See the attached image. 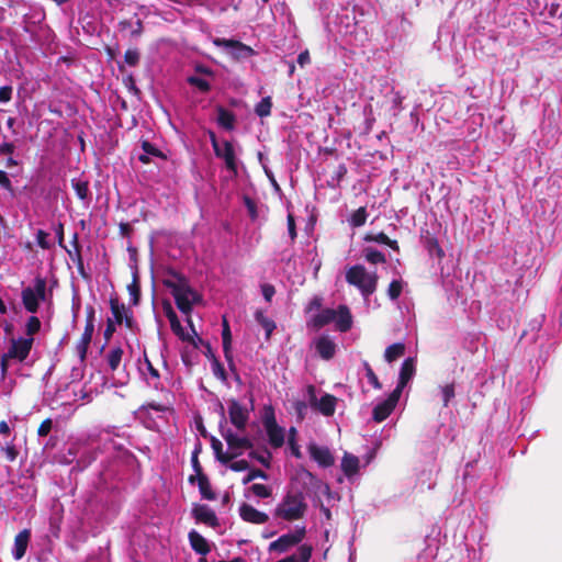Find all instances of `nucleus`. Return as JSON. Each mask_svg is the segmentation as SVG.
I'll return each instance as SVG.
<instances>
[{
  "mask_svg": "<svg viewBox=\"0 0 562 562\" xmlns=\"http://www.w3.org/2000/svg\"><path fill=\"white\" fill-rule=\"evenodd\" d=\"M111 429H92L69 441L64 462L74 464L72 471L82 472L99 457L102 469L100 480L108 483L116 475L121 465L120 447Z\"/></svg>",
  "mask_w": 562,
  "mask_h": 562,
  "instance_id": "f257e3e1",
  "label": "nucleus"
},
{
  "mask_svg": "<svg viewBox=\"0 0 562 562\" xmlns=\"http://www.w3.org/2000/svg\"><path fill=\"white\" fill-rule=\"evenodd\" d=\"M162 284L170 290L178 310L188 316V322L191 324L190 314L193 306L202 301V296L191 286L184 274L175 270L168 271Z\"/></svg>",
  "mask_w": 562,
  "mask_h": 562,
  "instance_id": "f03ea898",
  "label": "nucleus"
},
{
  "mask_svg": "<svg viewBox=\"0 0 562 562\" xmlns=\"http://www.w3.org/2000/svg\"><path fill=\"white\" fill-rule=\"evenodd\" d=\"M308 509L306 495L299 488L289 490L274 509V517L285 521L304 518Z\"/></svg>",
  "mask_w": 562,
  "mask_h": 562,
  "instance_id": "7ed1b4c3",
  "label": "nucleus"
},
{
  "mask_svg": "<svg viewBox=\"0 0 562 562\" xmlns=\"http://www.w3.org/2000/svg\"><path fill=\"white\" fill-rule=\"evenodd\" d=\"M334 323L337 330L347 333L352 327V315L347 305H339L337 308H323L315 314L307 325L316 330Z\"/></svg>",
  "mask_w": 562,
  "mask_h": 562,
  "instance_id": "20e7f679",
  "label": "nucleus"
},
{
  "mask_svg": "<svg viewBox=\"0 0 562 562\" xmlns=\"http://www.w3.org/2000/svg\"><path fill=\"white\" fill-rule=\"evenodd\" d=\"M346 280L359 289L362 296L368 299L376 290L378 276L375 272H368L361 265L350 267L346 272Z\"/></svg>",
  "mask_w": 562,
  "mask_h": 562,
  "instance_id": "39448f33",
  "label": "nucleus"
},
{
  "mask_svg": "<svg viewBox=\"0 0 562 562\" xmlns=\"http://www.w3.org/2000/svg\"><path fill=\"white\" fill-rule=\"evenodd\" d=\"M26 334L30 338L12 339V345L7 352V357H12L19 361L26 359L32 349L33 335H35V315L30 316L27 319Z\"/></svg>",
  "mask_w": 562,
  "mask_h": 562,
  "instance_id": "423d86ee",
  "label": "nucleus"
},
{
  "mask_svg": "<svg viewBox=\"0 0 562 562\" xmlns=\"http://www.w3.org/2000/svg\"><path fill=\"white\" fill-rule=\"evenodd\" d=\"M210 140L215 156L223 159L227 170L236 175L237 158L233 144L229 140H224L222 144H220L214 132H210Z\"/></svg>",
  "mask_w": 562,
  "mask_h": 562,
  "instance_id": "0eeeda50",
  "label": "nucleus"
},
{
  "mask_svg": "<svg viewBox=\"0 0 562 562\" xmlns=\"http://www.w3.org/2000/svg\"><path fill=\"white\" fill-rule=\"evenodd\" d=\"M306 535L305 526H296L291 532L280 536L277 540L269 544V551L278 553H284L291 548L301 543Z\"/></svg>",
  "mask_w": 562,
  "mask_h": 562,
  "instance_id": "6e6552de",
  "label": "nucleus"
},
{
  "mask_svg": "<svg viewBox=\"0 0 562 562\" xmlns=\"http://www.w3.org/2000/svg\"><path fill=\"white\" fill-rule=\"evenodd\" d=\"M213 44L217 47H222L226 53L236 60L246 59L254 55V49L250 46L236 40H226L216 37L213 40Z\"/></svg>",
  "mask_w": 562,
  "mask_h": 562,
  "instance_id": "1a4fd4ad",
  "label": "nucleus"
},
{
  "mask_svg": "<svg viewBox=\"0 0 562 562\" xmlns=\"http://www.w3.org/2000/svg\"><path fill=\"white\" fill-rule=\"evenodd\" d=\"M262 424L271 447L276 449L281 448L284 443V429L277 424L274 413L271 408L265 414Z\"/></svg>",
  "mask_w": 562,
  "mask_h": 562,
  "instance_id": "9d476101",
  "label": "nucleus"
},
{
  "mask_svg": "<svg viewBox=\"0 0 562 562\" xmlns=\"http://www.w3.org/2000/svg\"><path fill=\"white\" fill-rule=\"evenodd\" d=\"M110 308L112 313L111 318L114 321V324L122 325L124 323L130 330H138V325L133 317V312L123 303H120L117 299L110 300Z\"/></svg>",
  "mask_w": 562,
  "mask_h": 562,
  "instance_id": "9b49d317",
  "label": "nucleus"
},
{
  "mask_svg": "<svg viewBox=\"0 0 562 562\" xmlns=\"http://www.w3.org/2000/svg\"><path fill=\"white\" fill-rule=\"evenodd\" d=\"M221 436L224 438L228 446L229 453H238L240 457L245 449H252L254 445L251 440L246 436H239L234 432L231 428L221 427Z\"/></svg>",
  "mask_w": 562,
  "mask_h": 562,
  "instance_id": "f8f14e48",
  "label": "nucleus"
},
{
  "mask_svg": "<svg viewBox=\"0 0 562 562\" xmlns=\"http://www.w3.org/2000/svg\"><path fill=\"white\" fill-rule=\"evenodd\" d=\"M54 234L37 229V246L49 249L54 247L56 243L63 246L64 241V226L61 223L53 225Z\"/></svg>",
  "mask_w": 562,
  "mask_h": 562,
  "instance_id": "ddd939ff",
  "label": "nucleus"
},
{
  "mask_svg": "<svg viewBox=\"0 0 562 562\" xmlns=\"http://www.w3.org/2000/svg\"><path fill=\"white\" fill-rule=\"evenodd\" d=\"M228 415L231 423L238 429L245 430L249 419V413L238 401L231 400L228 402Z\"/></svg>",
  "mask_w": 562,
  "mask_h": 562,
  "instance_id": "4468645a",
  "label": "nucleus"
},
{
  "mask_svg": "<svg viewBox=\"0 0 562 562\" xmlns=\"http://www.w3.org/2000/svg\"><path fill=\"white\" fill-rule=\"evenodd\" d=\"M314 348L323 360H330L337 351V344L327 335H321L313 341Z\"/></svg>",
  "mask_w": 562,
  "mask_h": 562,
  "instance_id": "2eb2a0df",
  "label": "nucleus"
},
{
  "mask_svg": "<svg viewBox=\"0 0 562 562\" xmlns=\"http://www.w3.org/2000/svg\"><path fill=\"white\" fill-rule=\"evenodd\" d=\"M308 452L311 458L322 468H329L335 462L334 457L327 447L310 443Z\"/></svg>",
  "mask_w": 562,
  "mask_h": 562,
  "instance_id": "dca6fc26",
  "label": "nucleus"
},
{
  "mask_svg": "<svg viewBox=\"0 0 562 562\" xmlns=\"http://www.w3.org/2000/svg\"><path fill=\"white\" fill-rule=\"evenodd\" d=\"M239 515L243 520L257 525H263L269 520V516L266 513L259 512L247 503L240 505Z\"/></svg>",
  "mask_w": 562,
  "mask_h": 562,
  "instance_id": "f3484780",
  "label": "nucleus"
},
{
  "mask_svg": "<svg viewBox=\"0 0 562 562\" xmlns=\"http://www.w3.org/2000/svg\"><path fill=\"white\" fill-rule=\"evenodd\" d=\"M338 398L331 394L322 392L321 397H318L316 406H314V411L322 414L325 417H330L336 412Z\"/></svg>",
  "mask_w": 562,
  "mask_h": 562,
  "instance_id": "a211bd4d",
  "label": "nucleus"
},
{
  "mask_svg": "<svg viewBox=\"0 0 562 562\" xmlns=\"http://www.w3.org/2000/svg\"><path fill=\"white\" fill-rule=\"evenodd\" d=\"M37 42L43 55L48 56L57 53V43L55 42V35L49 34L43 27H37Z\"/></svg>",
  "mask_w": 562,
  "mask_h": 562,
  "instance_id": "6ab92c4d",
  "label": "nucleus"
},
{
  "mask_svg": "<svg viewBox=\"0 0 562 562\" xmlns=\"http://www.w3.org/2000/svg\"><path fill=\"white\" fill-rule=\"evenodd\" d=\"M192 514L199 522L206 524L211 527H216L218 525L215 512L207 505H196L193 508Z\"/></svg>",
  "mask_w": 562,
  "mask_h": 562,
  "instance_id": "aec40b11",
  "label": "nucleus"
},
{
  "mask_svg": "<svg viewBox=\"0 0 562 562\" xmlns=\"http://www.w3.org/2000/svg\"><path fill=\"white\" fill-rule=\"evenodd\" d=\"M93 331H94V325L86 324L85 330L81 335V338L76 345V353L81 363H83L86 360L88 347L91 342Z\"/></svg>",
  "mask_w": 562,
  "mask_h": 562,
  "instance_id": "412c9836",
  "label": "nucleus"
},
{
  "mask_svg": "<svg viewBox=\"0 0 562 562\" xmlns=\"http://www.w3.org/2000/svg\"><path fill=\"white\" fill-rule=\"evenodd\" d=\"M222 345L224 357L228 363V367L232 371H235V363L232 355V334L229 325L225 318L223 319Z\"/></svg>",
  "mask_w": 562,
  "mask_h": 562,
  "instance_id": "4be33fe9",
  "label": "nucleus"
},
{
  "mask_svg": "<svg viewBox=\"0 0 562 562\" xmlns=\"http://www.w3.org/2000/svg\"><path fill=\"white\" fill-rule=\"evenodd\" d=\"M359 467H360V460L358 457H356L352 453L345 452L342 459H341V471L344 474L351 480L353 476H356L359 473Z\"/></svg>",
  "mask_w": 562,
  "mask_h": 562,
  "instance_id": "5701e85b",
  "label": "nucleus"
},
{
  "mask_svg": "<svg viewBox=\"0 0 562 562\" xmlns=\"http://www.w3.org/2000/svg\"><path fill=\"white\" fill-rule=\"evenodd\" d=\"M30 539H31V530L30 529H24L15 536L13 557L16 560H20L24 557Z\"/></svg>",
  "mask_w": 562,
  "mask_h": 562,
  "instance_id": "b1692460",
  "label": "nucleus"
},
{
  "mask_svg": "<svg viewBox=\"0 0 562 562\" xmlns=\"http://www.w3.org/2000/svg\"><path fill=\"white\" fill-rule=\"evenodd\" d=\"M191 548L201 555H206L210 552V546L206 539L201 536L196 530H191L188 535Z\"/></svg>",
  "mask_w": 562,
  "mask_h": 562,
  "instance_id": "393cba45",
  "label": "nucleus"
},
{
  "mask_svg": "<svg viewBox=\"0 0 562 562\" xmlns=\"http://www.w3.org/2000/svg\"><path fill=\"white\" fill-rule=\"evenodd\" d=\"M140 147L143 149V154L138 156V160L143 164L150 162L149 156L158 157V158H162V159L166 158V156L162 154V151L147 139H143L140 142Z\"/></svg>",
  "mask_w": 562,
  "mask_h": 562,
  "instance_id": "a878e982",
  "label": "nucleus"
},
{
  "mask_svg": "<svg viewBox=\"0 0 562 562\" xmlns=\"http://www.w3.org/2000/svg\"><path fill=\"white\" fill-rule=\"evenodd\" d=\"M211 447L213 449L215 459L218 462H221L222 464H227L232 460H235L238 458L237 452H235V453H229L228 451L224 452L222 442L215 437H212V439H211Z\"/></svg>",
  "mask_w": 562,
  "mask_h": 562,
  "instance_id": "bb28decb",
  "label": "nucleus"
},
{
  "mask_svg": "<svg viewBox=\"0 0 562 562\" xmlns=\"http://www.w3.org/2000/svg\"><path fill=\"white\" fill-rule=\"evenodd\" d=\"M216 111H217V117H216L217 124L226 131H233L235 127V120H236L235 114L232 111H229L221 105L217 106Z\"/></svg>",
  "mask_w": 562,
  "mask_h": 562,
  "instance_id": "cd10ccee",
  "label": "nucleus"
},
{
  "mask_svg": "<svg viewBox=\"0 0 562 562\" xmlns=\"http://www.w3.org/2000/svg\"><path fill=\"white\" fill-rule=\"evenodd\" d=\"M312 547L308 546V544H301L296 552L284 558V559H281L277 562H310L311 560V557H312Z\"/></svg>",
  "mask_w": 562,
  "mask_h": 562,
  "instance_id": "c85d7f7f",
  "label": "nucleus"
},
{
  "mask_svg": "<svg viewBox=\"0 0 562 562\" xmlns=\"http://www.w3.org/2000/svg\"><path fill=\"white\" fill-rule=\"evenodd\" d=\"M415 374V360L414 358H406L400 369L398 383L406 385Z\"/></svg>",
  "mask_w": 562,
  "mask_h": 562,
  "instance_id": "c756f323",
  "label": "nucleus"
},
{
  "mask_svg": "<svg viewBox=\"0 0 562 562\" xmlns=\"http://www.w3.org/2000/svg\"><path fill=\"white\" fill-rule=\"evenodd\" d=\"M52 434H61L60 422L58 419L46 418L37 428V436L47 437Z\"/></svg>",
  "mask_w": 562,
  "mask_h": 562,
  "instance_id": "7c9ffc66",
  "label": "nucleus"
},
{
  "mask_svg": "<svg viewBox=\"0 0 562 562\" xmlns=\"http://www.w3.org/2000/svg\"><path fill=\"white\" fill-rule=\"evenodd\" d=\"M195 482L198 483L202 498L207 501L216 499V494L212 490V485L206 474H201L200 476L195 477Z\"/></svg>",
  "mask_w": 562,
  "mask_h": 562,
  "instance_id": "2f4dec72",
  "label": "nucleus"
},
{
  "mask_svg": "<svg viewBox=\"0 0 562 562\" xmlns=\"http://www.w3.org/2000/svg\"><path fill=\"white\" fill-rule=\"evenodd\" d=\"M123 349L117 346L113 347L105 356L106 364L109 367V370L111 372H114L121 364L122 357H123Z\"/></svg>",
  "mask_w": 562,
  "mask_h": 562,
  "instance_id": "473e14b6",
  "label": "nucleus"
},
{
  "mask_svg": "<svg viewBox=\"0 0 562 562\" xmlns=\"http://www.w3.org/2000/svg\"><path fill=\"white\" fill-rule=\"evenodd\" d=\"M72 188L76 192V195L81 201H89L90 200V191H89V182L87 180H83L81 178H75L71 180Z\"/></svg>",
  "mask_w": 562,
  "mask_h": 562,
  "instance_id": "72a5a7b5",
  "label": "nucleus"
},
{
  "mask_svg": "<svg viewBox=\"0 0 562 562\" xmlns=\"http://www.w3.org/2000/svg\"><path fill=\"white\" fill-rule=\"evenodd\" d=\"M393 409L394 407L392 405L383 401L375 405L372 412V417L375 422L381 423L390 416Z\"/></svg>",
  "mask_w": 562,
  "mask_h": 562,
  "instance_id": "f704fd0d",
  "label": "nucleus"
},
{
  "mask_svg": "<svg viewBox=\"0 0 562 562\" xmlns=\"http://www.w3.org/2000/svg\"><path fill=\"white\" fill-rule=\"evenodd\" d=\"M41 304H46L47 313H50V302L46 292V281L37 277V310Z\"/></svg>",
  "mask_w": 562,
  "mask_h": 562,
  "instance_id": "c9c22d12",
  "label": "nucleus"
},
{
  "mask_svg": "<svg viewBox=\"0 0 562 562\" xmlns=\"http://www.w3.org/2000/svg\"><path fill=\"white\" fill-rule=\"evenodd\" d=\"M404 351H405L404 344L396 342V344L389 346L385 349L384 358L387 362L391 363V362L395 361L397 358L402 357L404 355Z\"/></svg>",
  "mask_w": 562,
  "mask_h": 562,
  "instance_id": "e433bc0d",
  "label": "nucleus"
},
{
  "mask_svg": "<svg viewBox=\"0 0 562 562\" xmlns=\"http://www.w3.org/2000/svg\"><path fill=\"white\" fill-rule=\"evenodd\" d=\"M362 254L364 259L373 265L384 263L386 261L384 254L372 247H366Z\"/></svg>",
  "mask_w": 562,
  "mask_h": 562,
  "instance_id": "4c0bfd02",
  "label": "nucleus"
},
{
  "mask_svg": "<svg viewBox=\"0 0 562 562\" xmlns=\"http://www.w3.org/2000/svg\"><path fill=\"white\" fill-rule=\"evenodd\" d=\"M439 392H440L443 407H448L450 405L451 401L456 396L454 383L452 382V383L439 386Z\"/></svg>",
  "mask_w": 562,
  "mask_h": 562,
  "instance_id": "58836bf2",
  "label": "nucleus"
},
{
  "mask_svg": "<svg viewBox=\"0 0 562 562\" xmlns=\"http://www.w3.org/2000/svg\"><path fill=\"white\" fill-rule=\"evenodd\" d=\"M367 217H368L367 209L364 206H361L350 215L348 222L351 227H360V226L364 225Z\"/></svg>",
  "mask_w": 562,
  "mask_h": 562,
  "instance_id": "ea45409f",
  "label": "nucleus"
},
{
  "mask_svg": "<svg viewBox=\"0 0 562 562\" xmlns=\"http://www.w3.org/2000/svg\"><path fill=\"white\" fill-rule=\"evenodd\" d=\"M272 101L270 97L262 98L255 108V113L259 117L269 116L271 113Z\"/></svg>",
  "mask_w": 562,
  "mask_h": 562,
  "instance_id": "a19ab883",
  "label": "nucleus"
},
{
  "mask_svg": "<svg viewBox=\"0 0 562 562\" xmlns=\"http://www.w3.org/2000/svg\"><path fill=\"white\" fill-rule=\"evenodd\" d=\"M22 299H23V304H24L25 308L29 312L34 314L35 313V290L32 289L31 286L24 289L22 292Z\"/></svg>",
  "mask_w": 562,
  "mask_h": 562,
  "instance_id": "79ce46f5",
  "label": "nucleus"
},
{
  "mask_svg": "<svg viewBox=\"0 0 562 562\" xmlns=\"http://www.w3.org/2000/svg\"><path fill=\"white\" fill-rule=\"evenodd\" d=\"M187 82L190 86H193V87L198 88L203 93H206V92H209L211 90L210 81H207L206 79L201 78L199 76H195V75L189 76L187 78Z\"/></svg>",
  "mask_w": 562,
  "mask_h": 562,
  "instance_id": "37998d69",
  "label": "nucleus"
},
{
  "mask_svg": "<svg viewBox=\"0 0 562 562\" xmlns=\"http://www.w3.org/2000/svg\"><path fill=\"white\" fill-rule=\"evenodd\" d=\"M362 368L364 370V374L368 379V382L376 390H380L382 387V384L380 383L376 374L374 373V371L372 370L371 366L369 364L368 361L363 360L362 361Z\"/></svg>",
  "mask_w": 562,
  "mask_h": 562,
  "instance_id": "c03bdc74",
  "label": "nucleus"
},
{
  "mask_svg": "<svg viewBox=\"0 0 562 562\" xmlns=\"http://www.w3.org/2000/svg\"><path fill=\"white\" fill-rule=\"evenodd\" d=\"M256 479H262L267 481L269 479V475L260 470V469H250L248 470V473L243 477L241 483L243 485H248L250 482H252Z\"/></svg>",
  "mask_w": 562,
  "mask_h": 562,
  "instance_id": "a18cd8bd",
  "label": "nucleus"
},
{
  "mask_svg": "<svg viewBox=\"0 0 562 562\" xmlns=\"http://www.w3.org/2000/svg\"><path fill=\"white\" fill-rule=\"evenodd\" d=\"M249 491L259 498H268L272 495L270 486L265 484L255 483L249 487Z\"/></svg>",
  "mask_w": 562,
  "mask_h": 562,
  "instance_id": "49530a36",
  "label": "nucleus"
},
{
  "mask_svg": "<svg viewBox=\"0 0 562 562\" xmlns=\"http://www.w3.org/2000/svg\"><path fill=\"white\" fill-rule=\"evenodd\" d=\"M256 319L262 326V328L266 330L267 338H269L271 336L272 331L276 329L274 322L269 319L268 317L263 316V314L261 312L256 313Z\"/></svg>",
  "mask_w": 562,
  "mask_h": 562,
  "instance_id": "de8ad7c7",
  "label": "nucleus"
},
{
  "mask_svg": "<svg viewBox=\"0 0 562 562\" xmlns=\"http://www.w3.org/2000/svg\"><path fill=\"white\" fill-rule=\"evenodd\" d=\"M296 429L294 427H291L289 429V439H288V442H289V446H290V449H291V453L300 459L302 457V453H301V450H300V447L299 445L296 443Z\"/></svg>",
  "mask_w": 562,
  "mask_h": 562,
  "instance_id": "09e8293b",
  "label": "nucleus"
},
{
  "mask_svg": "<svg viewBox=\"0 0 562 562\" xmlns=\"http://www.w3.org/2000/svg\"><path fill=\"white\" fill-rule=\"evenodd\" d=\"M426 247L431 256H436L439 259L445 257V251L436 238H428L426 241Z\"/></svg>",
  "mask_w": 562,
  "mask_h": 562,
  "instance_id": "8fccbe9b",
  "label": "nucleus"
},
{
  "mask_svg": "<svg viewBox=\"0 0 562 562\" xmlns=\"http://www.w3.org/2000/svg\"><path fill=\"white\" fill-rule=\"evenodd\" d=\"M128 293L131 296V303L133 305H137L139 303V299H140V286L137 281L136 274H134L133 282L128 285Z\"/></svg>",
  "mask_w": 562,
  "mask_h": 562,
  "instance_id": "3c124183",
  "label": "nucleus"
},
{
  "mask_svg": "<svg viewBox=\"0 0 562 562\" xmlns=\"http://www.w3.org/2000/svg\"><path fill=\"white\" fill-rule=\"evenodd\" d=\"M248 457L250 459H254V460H257L260 464H262L265 468L269 469L270 465H271V453L266 450V456L262 454V453H259L257 451H254L251 450L249 453H248Z\"/></svg>",
  "mask_w": 562,
  "mask_h": 562,
  "instance_id": "603ef678",
  "label": "nucleus"
},
{
  "mask_svg": "<svg viewBox=\"0 0 562 562\" xmlns=\"http://www.w3.org/2000/svg\"><path fill=\"white\" fill-rule=\"evenodd\" d=\"M318 391L313 384H308L305 386V397L307 400V405L313 409L316 406L318 400Z\"/></svg>",
  "mask_w": 562,
  "mask_h": 562,
  "instance_id": "864d4df0",
  "label": "nucleus"
},
{
  "mask_svg": "<svg viewBox=\"0 0 562 562\" xmlns=\"http://www.w3.org/2000/svg\"><path fill=\"white\" fill-rule=\"evenodd\" d=\"M402 293V281L401 280H393L387 289V295L392 301H395L398 299V296Z\"/></svg>",
  "mask_w": 562,
  "mask_h": 562,
  "instance_id": "5fc2aeb1",
  "label": "nucleus"
},
{
  "mask_svg": "<svg viewBox=\"0 0 562 562\" xmlns=\"http://www.w3.org/2000/svg\"><path fill=\"white\" fill-rule=\"evenodd\" d=\"M212 372L221 381H223V382L227 381L226 371H225L223 364L216 358H214L212 361Z\"/></svg>",
  "mask_w": 562,
  "mask_h": 562,
  "instance_id": "6e6d98bb",
  "label": "nucleus"
},
{
  "mask_svg": "<svg viewBox=\"0 0 562 562\" xmlns=\"http://www.w3.org/2000/svg\"><path fill=\"white\" fill-rule=\"evenodd\" d=\"M191 465H192V469L194 471V475H190L188 481L190 484H194L195 483V477L200 476L201 474H205L203 472V469H202V465L199 461V458H195V454L194 456H191Z\"/></svg>",
  "mask_w": 562,
  "mask_h": 562,
  "instance_id": "4d7b16f0",
  "label": "nucleus"
},
{
  "mask_svg": "<svg viewBox=\"0 0 562 562\" xmlns=\"http://www.w3.org/2000/svg\"><path fill=\"white\" fill-rule=\"evenodd\" d=\"M293 407L296 414V418L299 420H303L307 414V409L310 406L307 405L306 401H295L293 403Z\"/></svg>",
  "mask_w": 562,
  "mask_h": 562,
  "instance_id": "13d9d810",
  "label": "nucleus"
},
{
  "mask_svg": "<svg viewBox=\"0 0 562 562\" xmlns=\"http://www.w3.org/2000/svg\"><path fill=\"white\" fill-rule=\"evenodd\" d=\"M124 60L128 66L135 67L139 63V52L137 49H127L124 54Z\"/></svg>",
  "mask_w": 562,
  "mask_h": 562,
  "instance_id": "bf43d9fd",
  "label": "nucleus"
},
{
  "mask_svg": "<svg viewBox=\"0 0 562 562\" xmlns=\"http://www.w3.org/2000/svg\"><path fill=\"white\" fill-rule=\"evenodd\" d=\"M229 470L234 471V472H243V471H247L249 470L250 465H249V462L247 460H232L231 462L227 463Z\"/></svg>",
  "mask_w": 562,
  "mask_h": 562,
  "instance_id": "052dcab7",
  "label": "nucleus"
},
{
  "mask_svg": "<svg viewBox=\"0 0 562 562\" xmlns=\"http://www.w3.org/2000/svg\"><path fill=\"white\" fill-rule=\"evenodd\" d=\"M145 367L146 371L148 372L149 376L155 381L151 383L156 389L158 387L159 382V371L153 366V363L145 357Z\"/></svg>",
  "mask_w": 562,
  "mask_h": 562,
  "instance_id": "680f3d73",
  "label": "nucleus"
},
{
  "mask_svg": "<svg viewBox=\"0 0 562 562\" xmlns=\"http://www.w3.org/2000/svg\"><path fill=\"white\" fill-rule=\"evenodd\" d=\"M170 328L179 339L183 341L189 340V336L184 333V329L179 319L175 323H170Z\"/></svg>",
  "mask_w": 562,
  "mask_h": 562,
  "instance_id": "e2e57ef3",
  "label": "nucleus"
},
{
  "mask_svg": "<svg viewBox=\"0 0 562 562\" xmlns=\"http://www.w3.org/2000/svg\"><path fill=\"white\" fill-rule=\"evenodd\" d=\"M162 311H164L166 317L168 318L169 323H175L176 321L179 319L169 301L162 302Z\"/></svg>",
  "mask_w": 562,
  "mask_h": 562,
  "instance_id": "0e129e2a",
  "label": "nucleus"
},
{
  "mask_svg": "<svg viewBox=\"0 0 562 562\" xmlns=\"http://www.w3.org/2000/svg\"><path fill=\"white\" fill-rule=\"evenodd\" d=\"M162 311H164L166 317L168 318L169 323H175L176 321L179 319L169 301L162 302Z\"/></svg>",
  "mask_w": 562,
  "mask_h": 562,
  "instance_id": "69168bd1",
  "label": "nucleus"
},
{
  "mask_svg": "<svg viewBox=\"0 0 562 562\" xmlns=\"http://www.w3.org/2000/svg\"><path fill=\"white\" fill-rule=\"evenodd\" d=\"M244 204L251 220H256L258 216L256 202L251 198L245 196Z\"/></svg>",
  "mask_w": 562,
  "mask_h": 562,
  "instance_id": "338daca9",
  "label": "nucleus"
},
{
  "mask_svg": "<svg viewBox=\"0 0 562 562\" xmlns=\"http://www.w3.org/2000/svg\"><path fill=\"white\" fill-rule=\"evenodd\" d=\"M405 387V385H402L401 383H397V386L395 387V390L390 394L389 398L385 400V402H387L390 405H392L393 407H395L401 394H402V391L403 389Z\"/></svg>",
  "mask_w": 562,
  "mask_h": 562,
  "instance_id": "774afa93",
  "label": "nucleus"
}]
</instances>
